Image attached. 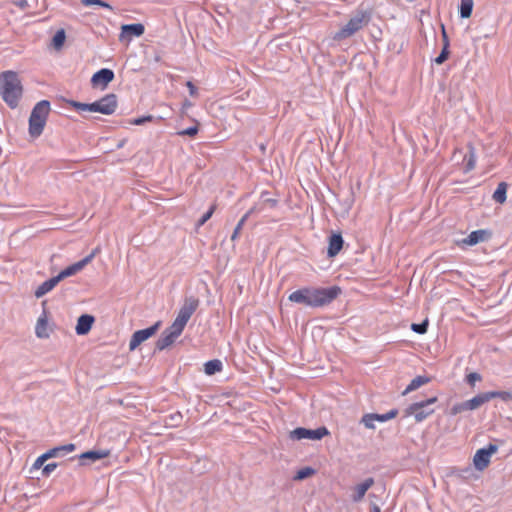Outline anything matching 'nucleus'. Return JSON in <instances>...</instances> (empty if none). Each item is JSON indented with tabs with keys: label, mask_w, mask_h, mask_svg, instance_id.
Masks as SVG:
<instances>
[{
	"label": "nucleus",
	"mask_w": 512,
	"mask_h": 512,
	"mask_svg": "<svg viewBox=\"0 0 512 512\" xmlns=\"http://www.w3.org/2000/svg\"><path fill=\"white\" fill-rule=\"evenodd\" d=\"M126 142H127V139H122V140H120V141L117 143V145H116V149H121V148H123V147H124V145L126 144Z\"/></svg>",
	"instance_id": "obj_55"
},
{
	"label": "nucleus",
	"mask_w": 512,
	"mask_h": 512,
	"mask_svg": "<svg viewBox=\"0 0 512 512\" xmlns=\"http://www.w3.org/2000/svg\"><path fill=\"white\" fill-rule=\"evenodd\" d=\"M58 464L56 462L48 463L43 466L42 468V476L48 477L50 474L56 469Z\"/></svg>",
	"instance_id": "obj_47"
},
{
	"label": "nucleus",
	"mask_w": 512,
	"mask_h": 512,
	"mask_svg": "<svg viewBox=\"0 0 512 512\" xmlns=\"http://www.w3.org/2000/svg\"><path fill=\"white\" fill-rule=\"evenodd\" d=\"M223 368V364L219 359H212L204 363V372L206 375H214L218 372H221Z\"/></svg>",
	"instance_id": "obj_26"
},
{
	"label": "nucleus",
	"mask_w": 512,
	"mask_h": 512,
	"mask_svg": "<svg viewBox=\"0 0 512 512\" xmlns=\"http://www.w3.org/2000/svg\"><path fill=\"white\" fill-rule=\"evenodd\" d=\"M63 101L76 111L98 112L104 115L113 114L116 111L118 104L117 95L114 93L106 94L99 100L92 103H82L76 100H67L64 98Z\"/></svg>",
	"instance_id": "obj_3"
},
{
	"label": "nucleus",
	"mask_w": 512,
	"mask_h": 512,
	"mask_svg": "<svg viewBox=\"0 0 512 512\" xmlns=\"http://www.w3.org/2000/svg\"><path fill=\"white\" fill-rule=\"evenodd\" d=\"M162 325V321H157L150 327L145 329H140L135 331L129 342V350L134 351L137 347H139L143 342L154 336Z\"/></svg>",
	"instance_id": "obj_9"
},
{
	"label": "nucleus",
	"mask_w": 512,
	"mask_h": 512,
	"mask_svg": "<svg viewBox=\"0 0 512 512\" xmlns=\"http://www.w3.org/2000/svg\"><path fill=\"white\" fill-rule=\"evenodd\" d=\"M198 131H199L198 124H196L194 126H191V127H188V128H186L184 130L179 131L178 135H180V136H188L190 138H193V137H195L198 134Z\"/></svg>",
	"instance_id": "obj_41"
},
{
	"label": "nucleus",
	"mask_w": 512,
	"mask_h": 512,
	"mask_svg": "<svg viewBox=\"0 0 512 512\" xmlns=\"http://www.w3.org/2000/svg\"><path fill=\"white\" fill-rule=\"evenodd\" d=\"M349 197H350V198H349V199H347V200L345 201V203H346V204H347V206L350 208V207H351V205H352V203H353V201H354V199H353V192H352V190H350Z\"/></svg>",
	"instance_id": "obj_54"
},
{
	"label": "nucleus",
	"mask_w": 512,
	"mask_h": 512,
	"mask_svg": "<svg viewBox=\"0 0 512 512\" xmlns=\"http://www.w3.org/2000/svg\"><path fill=\"white\" fill-rule=\"evenodd\" d=\"M110 451L109 450H88L80 454L79 456L71 457L69 460L73 461L76 458L79 461V466H85L89 465L91 463H94L98 460H101L103 458H106L109 456Z\"/></svg>",
	"instance_id": "obj_12"
},
{
	"label": "nucleus",
	"mask_w": 512,
	"mask_h": 512,
	"mask_svg": "<svg viewBox=\"0 0 512 512\" xmlns=\"http://www.w3.org/2000/svg\"><path fill=\"white\" fill-rule=\"evenodd\" d=\"M442 47L450 48V40L444 24H441Z\"/></svg>",
	"instance_id": "obj_48"
},
{
	"label": "nucleus",
	"mask_w": 512,
	"mask_h": 512,
	"mask_svg": "<svg viewBox=\"0 0 512 512\" xmlns=\"http://www.w3.org/2000/svg\"><path fill=\"white\" fill-rule=\"evenodd\" d=\"M95 322V317L91 314H82L77 319L75 327L76 334L79 336L87 335Z\"/></svg>",
	"instance_id": "obj_17"
},
{
	"label": "nucleus",
	"mask_w": 512,
	"mask_h": 512,
	"mask_svg": "<svg viewBox=\"0 0 512 512\" xmlns=\"http://www.w3.org/2000/svg\"><path fill=\"white\" fill-rule=\"evenodd\" d=\"M489 401L494 398H500L504 402L512 401V392L510 391H487Z\"/></svg>",
	"instance_id": "obj_34"
},
{
	"label": "nucleus",
	"mask_w": 512,
	"mask_h": 512,
	"mask_svg": "<svg viewBox=\"0 0 512 512\" xmlns=\"http://www.w3.org/2000/svg\"><path fill=\"white\" fill-rule=\"evenodd\" d=\"M186 86L189 89V94L191 97L198 96V88L194 85L192 81H187Z\"/></svg>",
	"instance_id": "obj_49"
},
{
	"label": "nucleus",
	"mask_w": 512,
	"mask_h": 512,
	"mask_svg": "<svg viewBox=\"0 0 512 512\" xmlns=\"http://www.w3.org/2000/svg\"><path fill=\"white\" fill-rule=\"evenodd\" d=\"M35 334L38 338L41 339L49 337L47 311L45 309L43 310L42 315L37 320Z\"/></svg>",
	"instance_id": "obj_19"
},
{
	"label": "nucleus",
	"mask_w": 512,
	"mask_h": 512,
	"mask_svg": "<svg viewBox=\"0 0 512 512\" xmlns=\"http://www.w3.org/2000/svg\"><path fill=\"white\" fill-rule=\"evenodd\" d=\"M344 239L339 231H332L328 236L327 257L334 258L343 249Z\"/></svg>",
	"instance_id": "obj_15"
},
{
	"label": "nucleus",
	"mask_w": 512,
	"mask_h": 512,
	"mask_svg": "<svg viewBox=\"0 0 512 512\" xmlns=\"http://www.w3.org/2000/svg\"><path fill=\"white\" fill-rule=\"evenodd\" d=\"M63 454L66 455L67 453H71L76 450V445L73 443H68L65 445H61Z\"/></svg>",
	"instance_id": "obj_50"
},
{
	"label": "nucleus",
	"mask_w": 512,
	"mask_h": 512,
	"mask_svg": "<svg viewBox=\"0 0 512 512\" xmlns=\"http://www.w3.org/2000/svg\"><path fill=\"white\" fill-rule=\"evenodd\" d=\"M473 0H461L459 5V14L463 19L469 18L473 12Z\"/></svg>",
	"instance_id": "obj_27"
},
{
	"label": "nucleus",
	"mask_w": 512,
	"mask_h": 512,
	"mask_svg": "<svg viewBox=\"0 0 512 512\" xmlns=\"http://www.w3.org/2000/svg\"><path fill=\"white\" fill-rule=\"evenodd\" d=\"M398 413V409L394 408L384 414L372 413V417L374 418V421L386 422L396 418Z\"/></svg>",
	"instance_id": "obj_33"
},
{
	"label": "nucleus",
	"mask_w": 512,
	"mask_h": 512,
	"mask_svg": "<svg viewBox=\"0 0 512 512\" xmlns=\"http://www.w3.org/2000/svg\"><path fill=\"white\" fill-rule=\"evenodd\" d=\"M80 1H81V4H83L84 6L97 5L99 7L106 8L111 11L114 10V8L108 2L103 1V0H80Z\"/></svg>",
	"instance_id": "obj_37"
},
{
	"label": "nucleus",
	"mask_w": 512,
	"mask_h": 512,
	"mask_svg": "<svg viewBox=\"0 0 512 512\" xmlns=\"http://www.w3.org/2000/svg\"><path fill=\"white\" fill-rule=\"evenodd\" d=\"M48 460V457L46 455V453H43L42 455H40L34 462V464L32 465V468L31 470H38L40 468H43L44 466V463Z\"/></svg>",
	"instance_id": "obj_46"
},
{
	"label": "nucleus",
	"mask_w": 512,
	"mask_h": 512,
	"mask_svg": "<svg viewBox=\"0 0 512 512\" xmlns=\"http://www.w3.org/2000/svg\"><path fill=\"white\" fill-rule=\"evenodd\" d=\"M370 512H381V509L377 504L371 503Z\"/></svg>",
	"instance_id": "obj_53"
},
{
	"label": "nucleus",
	"mask_w": 512,
	"mask_h": 512,
	"mask_svg": "<svg viewBox=\"0 0 512 512\" xmlns=\"http://www.w3.org/2000/svg\"><path fill=\"white\" fill-rule=\"evenodd\" d=\"M268 195H269V192H267V191H264L261 193V199H262L263 204H266L271 208L276 207L278 204V200L274 199V198H269Z\"/></svg>",
	"instance_id": "obj_44"
},
{
	"label": "nucleus",
	"mask_w": 512,
	"mask_h": 512,
	"mask_svg": "<svg viewBox=\"0 0 512 512\" xmlns=\"http://www.w3.org/2000/svg\"><path fill=\"white\" fill-rule=\"evenodd\" d=\"M217 208L216 203H213L210 208L201 216V218L197 221V226L200 227L204 225L213 215Z\"/></svg>",
	"instance_id": "obj_38"
},
{
	"label": "nucleus",
	"mask_w": 512,
	"mask_h": 512,
	"mask_svg": "<svg viewBox=\"0 0 512 512\" xmlns=\"http://www.w3.org/2000/svg\"><path fill=\"white\" fill-rule=\"evenodd\" d=\"M428 326H429V319L428 318H425L422 322L420 323H412L410 328L413 332L417 333V334H425L428 330Z\"/></svg>",
	"instance_id": "obj_36"
},
{
	"label": "nucleus",
	"mask_w": 512,
	"mask_h": 512,
	"mask_svg": "<svg viewBox=\"0 0 512 512\" xmlns=\"http://www.w3.org/2000/svg\"><path fill=\"white\" fill-rule=\"evenodd\" d=\"M192 106H193L192 102L188 99H185L184 102L182 103V110L184 111Z\"/></svg>",
	"instance_id": "obj_52"
},
{
	"label": "nucleus",
	"mask_w": 512,
	"mask_h": 512,
	"mask_svg": "<svg viewBox=\"0 0 512 512\" xmlns=\"http://www.w3.org/2000/svg\"><path fill=\"white\" fill-rule=\"evenodd\" d=\"M375 481L373 477L366 478L363 482L357 484L353 488L351 500L354 503H358L363 500L367 491L374 485Z\"/></svg>",
	"instance_id": "obj_18"
},
{
	"label": "nucleus",
	"mask_w": 512,
	"mask_h": 512,
	"mask_svg": "<svg viewBox=\"0 0 512 512\" xmlns=\"http://www.w3.org/2000/svg\"><path fill=\"white\" fill-rule=\"evenodd\" d=\"M464 161H465V166H464L465 173H467L475 168L476 157H475V153H474V148L471 145H469V153L464 155Z\"/></svg>",
	"instance_id": "obj_30"
},
{
	"label": "nucleus",
	"mask_w": 512,
	"mask_h": 512,
	"mask_svg": "<svg viewBox=\"0 0 512 512\" xmlns=\"http://www.w3.org/2000/svg\"><path fill=\"white\" fill-rule=\"evenodd\" d=\"M481 380H482V375L478 372H471L465 376L466 383L471 387H474L476 382L481 381Z\"/></svg>",
	"instance_id": "obj_39"
},
{
	"label": "nucleus",
	"mask_w": 512,
	"mask_h": 512,
	"mask_svg": "<svg viewBox=\"0 0 512 512\" xmlns=\"http://www.w3.org/2000/svg\"><path fill=\"white\" fill-rule=\"evenodd\" d=\"M66 41V32L63 28L57 30L51 39V47L59 51L63 48Z\"/></svg>",
	"instance_id": "obj_25"
},
{
	"label": "nucleus",
	"mask_w": 512,
	"mask_h": 512,
	"mask_svg": "<svg viewBox=\"0 0 512 512\" xmlns=\"http://www.w3.org/2000/svg\"><path fill=\"white\" fill-rule=\"evenodd\" d=\"M433 413H434V409L427 407V408H419L418 410L413 412L412 415L414 416L415 421L417 423H419V422L424 421L428 416H430Z\"/></svg>",
	"instance_id": "obj_35"
},
{
	"label": "nucleus",
	"mask_w": 512,
	"mask_h": 512,
	"mask_svg": "<svg viewBox=\"0 0 512 512\" xmlns=\"http://www.w3.org/2000/svg\"><path fill=\"white\" fill-rule=\"evenodd\" d=\"M199 303V299L194 296L186 297L176 318L187 324L193 313L198 308Z\"/></svg>",
	"instance_id": "obj_13"
},
{
	"label": "nucleus",
	"mask_w": 512,
	"mask_h": 512,
	"mask_svg": "<svg viewBox=\"0 0 512 512\" xmlns=\"http://www.w3.org/2000/svg\"><path fill=\"white\" fill-rule=\"evenodd\" d=\"M330 434L326 426H320L316 429H309L305 427H297L290 432V438L292 440H321L325 436Z\"/></svg>",
	"instance_id": "obj_6"
},
{
	"label": "nucleus",
	"mask_w": 512,
	"mask_h": 512,
	"mask_svg": "<svg viewBox=\"0 0 512 512\" xmlns=\"http://www.w3.org/2000/svg\"><path fill=\"white\" fill-rule=\"evenodd\" d=\"M153 120H154V116L144 115V116H140V117L130 120V124L139 126V125H144L147 122H152Z\"/></svg>",
	"instance_id": "obj_42"
},
{
	"label": "nucleus",
	"mask_w": 512,
	"mask_h": 512,
	"mask_svg": "<svg viewBox=\"0 0 512 512\" xmlns=\"http://www.w3.org/2000/svg\"><path fill=\"white\" fill-rule=\"evenodd\" d=\"M316 474V470L310 466L299 469L293 476L294 481H303Z\"/></svg>",
	"instance_id": "obj_29"
},
{
	"label": "nucleus",
	"mask_w": 512,
	"mask_h": 512,
	"mask_svg": "<svg viewBox=\"0 0 512 512\" xmlns=\"http://www.w3.org/2000/svg\"><path fill=\"white\" fill-rule=\"evenodd\" d=\"M145 32V26L142 23H131V24H123L121 26V32L119 35V40L130 41L132 37H140Z\"/></svg>",
	"instance_id": "obj_14"
},
{
	"label": "nucleus",
	"mask_w": 512,
	"mask_h": 512,
	"mask_svg": "<svg viewBox=\"0 0 512 512\" xmlns=\"http://www.w3.org/2000/svg\"><path fill=\"white\" fill-rule=\"evenodd\" d=\"M176 339L177 338H175L172 334L164 330L155 343L154 353L168 348L175 342Z\"/></svg>",
	"instance_id": "obj_22"
},
{
	"label": "nucleus",
	"mask_w": 512,
	"mask_h": 512,
	"mask_svg": "<svg viewBox=\"0 0 512 512\" xmlns=\"http://www.w3.org/2000/svg\"><path fill=\"white\" fill-rule=\"evenodd\" d=\"M456 472H457V475L459 477L465 478L466 474H470L471 473V469L470 468H465V469L457 470Z\"/></svg>",
	"instance_id": "obj_51"
},
{
	"label": "nucleus",
	"mask_w": 512,
	"mask_h": 512,
	"mask_svg": "<svg viewBox=\"0 0 512 512\" xmlns=\"http://www.w3.org/2000/svg\"><path fill=\"white\" fill-rule=\"evenodd\" d=\"M185 326H186L185 323H183L181 320H178L176 318L174 320V322L169 327H167L165 330L167 332H169L170 334H172L175 338H178L182 334Z\"/></svg>",
	"instance_id": "obj_31"
},
{
	"label": "nucleus",
	"mask_w": 512,
	"mask_h": 512,
	"mask_svg": "<svg viewBox=\"0 0 512 512\" xmlns=\"http://www.w3.org/2000/svg\"><path fill=\"white\" fill-rule=\"evenodd\" d=\"M487 402H489L487 392L479 393L469 400L453 405L450 410V415L454 416L467 410H476Z\"/></svg>",
	"instance_id": "obj_7"
},
{
	"label": "nucleus",
	"mask_w": 512,
	"mask_h": 512,
	"mask_svg": "<svg viewBox=\"0 0 512 512\" xmlns=\"http://www.w3.org/2000/svg\"><path fill=\"white\" fill-rule=\"evenodd\" d=\"M19 6H20V7H25V6H27V1H26V0H21V1L19 2Z\"/></svg>",
	"instance_id": "obj_56"
},
{
	"label": "nucleus",
	"mask_w": 512,
	"mask_h": 512,
	"mask_svg": "<svg viewBox=\"0 0 512 512\" xmlns=\"http://www.w3.org/2000/svg\"><path fill=\"white\" fill-rule=\"evenodd\" d=\"M341 293L342 290L337 285L329 287L306 286L292 292L288 296V300L311 308H318L331 304Z\"/></svg>",
	"instance_id": "obj_1"
},
{
	"label": "nucleus",
	"mask_w": 512,
	"mask_h": 512,
	"mask_svg": "<svg viewBox=\"0 0 512 512\" xmlns=\"http://www.w3.org/2000/svg\"><path fill=\"white\" fill-rule=\"evenodd\" d=\"M51 107L48 100H41L32 108L29 116V135L38 138L44 130Z\"/></svg>",
	"instance_id": "obj_4"
},
{
	"label": "nucleus",
	"mask_w": 512,
	"mask_h": 512,
	"mask_svg": "<svg viewBox=\"0 0 512 512\" xmlns=\"http://www.w3.org/2000/svg\"><path fill=\"white\" fill-rule=\"evenodd\" d=\"M431 381V378L425 375H419L416 376L410 384L406 387V389L403 391L402 395H407L408 393L417 390L422 385L427 384Z\"/></svg>",
	"instance_id": "obj_23"
},
{
	"label": "nucleus",
	"mask_w": 512,
	"mask_h": 512,
	"mask_svg": "<svg viewBox=\"0 0 512 512\" xmlns=\"http://www.w3.org/2000/svg\"><path fill=\"white\" fill-rule=\"evenodd\" d=\"M498 451V445L489 443L476 451L473 457V465L476 470L483 471L490 464L491 456Z\"/></svg>",
	"instance_id": "obj_8"
},
{
	"label": "nucleus",
	"mask_w": 512,
	"mask_h": 512,
	"mask_svg": "<svg viewBox=\"0 0 512 512\" xmlns=\"http://www.w3.org/2000/svg\"><path fill=\"white\" fill-rule=\"evenodd\" d=\"M450 56V48L442 47L440 54L434 59L437 65L443 64Z\"/></svg>",
	"instance_id": "obj_40"
},
{
	"label": "nucleus",
	"mask_w": 512,
	"mask_h": 512,
	"mask_svg": "<svg viewBox=\"0 0 512 512\" xmlns=\"http://www.w3.org/2000/svg\"><path fill=\"white\" fill-rule=\"evenodd\" d=\"M260 149H261V151H262V152H265V149H266L265 145H264V144H261V145H260Z\"/></svg>",
	"instance_id": "obj_57"
},
{
	"label": "nucleus",
	"mask_w": 512,
	"mask_h": 512,
	"mask_svg": "<svg viewBox=\"0 0 512 512\" xmlns=\"http://www.w3.org/2000/svg\"><path fill=\"white\" fill-rule=\"evenodd\" d=\"M508 184L504 181L500 182L492 195V199L499 204H503L507 199Z\"/></svg>",
	"instance_id": "obj_24"
},
{
	"label": "nucleus",
	"mask_w": 512,
	"mask_h": 512,
	"mask_svg": "<svg viewBox=\"0 0 512 512\" xmlns=\"http://www.w3.org/2000/svg\"><path fill=\"white\" fill-rule=\"evenodd\" d=\"M493 236V232L489 229H479L472 231L462 243L468 246H474L480 242L489 241Z\"/></svg>",
	"instance_id": "obj_16"
},
{
	"label": "nucleus",
	"mask_w": 512,
	"mask_h": 512,
	"mask_svg": "<svg viewBox=\"0 0 512 512\" xmlns=\"http://www.w3.org/2000/svg\"><path fill=\"white\" fill-rule=\"evenodd\" d=\"M45 453L48 459L64 456L61 446L53 447L47 450Z\"/></svg>",
	"instance_id": "obj_45"
},
{
	"label": "nucleus",
	"mask_w": 512,
	"mask_h": 512,
	"mask_svg": "<svg viewBox=\"0 0 512 512\" xmlns=\"http://www.w3.org/2000/svg\"><path fill=\"white\" fill-rule=\"evenodd\" d=\"M255 211V207L251 208L250 210H248L243 216L242 218L239 220V222L237 223L236 227L234 228V231L232 233V236H231V240L232 241H235L238 236H239V233L243 227V225L245 224V222L247 221V219L249 218V216Z\"/></svg>",
	"instance_id": "obj_32"
},
{
	"label": "nucleus",
	"mask_w": 512,
	"mask_h": 512,
	"mask_svg": "<svg viewBox=\"0 0 512 512\" xmlns=\"http://www.w3.org/2000/svg\"><path fill=\"white\" fill-rule=\"evenodd\" d=\"M438 401V398L436 396L430 397L426 400H421L414 402L410 404L405 410H404V417H409L412 415L413 412L418 410L419 408H427L430 405L436 403Z\"/></svg>",
	"instance_id": "obj_21"
},
{
	"label": "nucleus",
	"mask_w": 512,
	"mask_h": 512,
	"mask_svg": "<svg viewBox=\"0 0 512 512\" xmlns=\"http://www.w3.org/2000/svg\"><path fill=\"white\" fill-rule=\"evenodd\" d=\"M114 78L115 73L112 69L101 68L92 75L90 83L92 88H100L104 90L114 80Z\"/></svg>",
	"instance_id": "obj_11"
},
{
	"label": "nucleus",
	"mask_w": 512,
	"mask_h": 512,
	"mask_svg": "<svg viewBox=\"0 0 512 512\" xmlns=\"http://www.w3.org/2000/svg\"><path fill=\"white\" fill-rule=\"evenodd\" d=\"M360 423H362L368 429L375 428L374 418L372 417V413L364 414L360 420Z\"/></svg>",
	"instance_id": "obj_43"
},
{
	"label": "nucleus",
	"mask_w": 512,
	"mask_h": 512,
	"mask_svg": "<svg viewBox=\"0 0 512 512\" xmlns=\"http://www.w3.org/2000/svg\"><path fill=\"white\" fill-rule=\"evenodd\" d=\"M100 251V249L97 247L95 249L92 250V252L87 255L86 257H84L83 259H81L80 261L76 262V263H73L69 266H67L66 268H64L63 270H61L55 277L57 278V280L59 281V283L70 277V276H73L75 274H77L78 272H80L86 265H88L93 259L94 257L96 256V254Z\"/></svg>",
	"instance_id": "obj_10"
},
{
	"label": "nucleus",
	"mask_w": 512,
	"mask_h": 512,
	"mask_svg": "<svg viewBox=\"0 0 512 512\" xmlns=\"http://www.w3.org/2000/svg\"><path fill=\"white\" fill-rule=\"evenodd\" d=\"M0 94L11 109L18 106L23 95V86L16 72L8 70L0 74Z\"/></svg>",
	"instance_id": "obj_2"
},
{
	"label": "nucleus",
	"mask_w": 512,
	"mask_h": 512,
	"mask_svg": "<svg viewBox=\"0 0 512 512\" xmlns=\"http://www.w3.org/2000/svg\"><path fill=\"white\" fill-rule=\"evenodd\" d=\"M371 20V13L367 10H357V12L350 18L348 23L344 25L340 30L334 33L333 40L342 41L345 40L360 29H362L365 25H367Z\"/></svg>",
	"instance_id": "obj_5"
},
{
	"label": "nucleus",
	"mask_w": 512,
	"mask_h": 512,
	"mask_svg": "<svg viewBox=\"0 0 512 512\" xmlns=\"http://www.w3.org/2000/svg\"><path fill=\"white\" fill-rule=\"evenodd\" d=\"M183 416L181 412L176 411L174 413H171L170 415L166 416L164 419V423L166 427H179L181 425Z\"/></svg>",
	"instance_id": "obj_28"
},
{
	"label": "nucleus",
	"mask_w": 512,
	"mask_h": 512,
	"mask_svg": "<svg viewBox=\"0 0 512 512\" xmlns=\"http://www.w3.org/2000/svg\"><path fill=\"white\" fill-rule=\"evenodd\" d=\"M58 284L59 281L55 276L49 278L37 287L34 292L35 297L42 298L44 295L52 291Z\"/></svg>",
	"instance_id": "obj_20"
}]
</instances>
